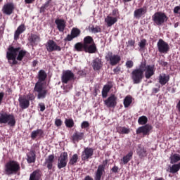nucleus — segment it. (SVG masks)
Masks as SVG:
<instances>
[{
  "label": "nucleus",
  "instance_id": "nucleus-1",
  "mask_svg": "<svg viewBox=\"0 0 180 180\" xmlns=\"http://www.w3.org/2000/svg\"><path fill=\"white\" fill-rule=\"evenodd\" d=\"M25 56H26V51L20 50V47L15 48L10 46L6 52V58L12 65H16L18 61H22Z\"/></svg>",
  "mask_w": 180,
  "mask_h": 180
},
{
  "label": "nucleus",
  "instance_id": "nucleus-2",
  "mask_svg": "<svg viewBox=\"0 0 180 180\" xmlns=\"http://www.w3.org/2000/svg\"><path fill=\"white\" fill-rule=\"evenodd\" d=\"M131 75L134 84H140L143 81V78H144V66L140 65L139 68L131 72Z\"/></svg>",
  "mask_w": 180,
  "mask_h": 180
},
{
  "label": "nucleus",
  "instance_id": "nucleus-3",
  "mask_svg": "<svg viewBox=\"0 0 180 180\" xmlns=\"http://www.w3.org/2000/svg\"><path fill=\"white\" fill-rule=\"evenodd\" d=\"M84 49L86 53H92L96 51V46L92 37L87 36L84 39Z\"/></svg>",
  "mask_w": 180,
  "mask_h": 180
},
{
  "label": "nucleus",
  "instance_id": "nucleus-4",
  "mask_svg": "<svg viewBox=\"0 0 180 180\" xmlns=\"http://www.w3.org/2000/svg\"><path fill=\"white\" fill-rule=\"evenodd\" d=\"M5 171L6 175H13L20 171V165L18 162L10 161L6 165Z\"/></svg>",
  "mask_w": 180,
  "mask_h": 180
},
{
  "label": "nucleus",
  "instance_id": "nucleus-5",
  "mask_svg": "<svg viewBox=\"0 0 180 180\" xmlns=\"http://www.w3.org/2000/svg\"><path fill=\"white\" fill-rule=\"evenodd\" d=\"M44 84L37 82L34 88V92L37 94V99H44L47 96L48 91L44 88Z\"/></svg>",
  "mask_w": 180,
  "mask_h": 180
},
{
  "label": "nucleus",
  "instance_id": "nucleus-6",
  "mask_svg": "<svg viewBox=\"0 0 180 180\" xmlns=\"http://www.w3.org/2000/svg\"><path fill=\"white\" fill-rule=\"evenodd\" d=\"M152 19L155 25L161 26L168 20V17L164 13L157 12L152 16Z\"/></svg>",
  "mask_w": 180,
  "mask_h": 180
},
{
  "label": "nucleus",
  "instance_id": "nucleus-7",
  "mask_svg": "<svg viewBox=\"0 0 180 180\" xmlns=\"http://www.w3.org/2000/svg\"><path fill=\"white\" fill-rule=\"evenodd\" d=\"M0 123L6 124L8 126H15L16 121H15V117L13 115H8L7 113L0 114Z\"/></svg>",
  "mask_w": 180,
  "mask_h": 180
},
{
  "label": "nucleus",
  "instance_id": "nucleus-8",
  "mask_svg": "<svg viewBox=\"0 0 180 180\" xmlns=\"http://www.w3.org/2000/svg\"><path fill=\"white\" fill-rule=\"evenodd\" d=\"M141 65L143 66V72H145L146 78L150 79L154 75V66L147 65L146 62H142Z\"/></svg>",
  "mask_w": 180,
  "mask_h": 180
},
{
  "label": "nucleus",
  "instance_id": "nucleus-9",
  "mask_svg": "<svg viewBox=\"0 0 180 180\" xmlns=\"http://www.w3.org/2000/svg\"><path fill=\"white\" fill-rule=\"evenodd\" d=\"M157 46L158 49V51L162 53L163 54H167L168 51H169V45L167 42H165L162 39H160Z\"/></svg>",
  "mask_w": 180,
  "mask_h": 180
},
{
  "label": "nucleus",
  "instance_id": "nucleus-10",
  "mask_svg": "<svg viewBox=\"0 0 180 180\" xmlns=\"http://www.w3.org/2000/svg\"><path fill=\"white\" fill-rule=\"evenodd\" d=\"M68 161V154L64 152L63 153L58 159V168L61 169V168H65L67 167V162Z\"/></svg>",
  "mask_w": 180,
  "mask_h": 180
},
{
  "label": "nucleus",
  "instance_id": "nucleus-11",
  "mask_svg": "<svg viewBox=\"0 0 180 180\" xmlns=\"http://www.w3.org/2000/svg\"><path fill=\"white\" fill-rule=\"evenodd\" d=\"M107 61H110L111 65H116L120 62V56L119 55H114L112 52H108L105 56Z\"/></svg>",
  "mask_w": 180,
  "mask_h": 180
},
{
  "label": "nucleus",
  "instance_id": "nucleus-12",
  "mask_svg": "<svg viewBox=\"0 0 180 180\" xmlns=\"http://www.w3.org/2000/svg\"><path fill=\"white\" fill-rule=\"evenodd\" d=\"M74 79V73L71 70L63 71L61 79L63 84H68L69 81H72Z\"/></svg>",
  "mask_w": 180,
  "mask_h": 180
},
{
  "label": "nucleus",
  "instance_id": "nucleus-13",
  "mask_svg": "<svg viewBox=\"0 0 180 180\" xmlns=\"http://www.w3.org/2000/svg\"><path fill=\"white\" fill-rule=\"evenodd\" d=\"M117 97L115 95H111L110 97L108 98L107 100L104 101V103L107 108H115L117 104Z\"/></svg>",
  "mask_w": 180,
  "mask_h": 180
},
{
  "label": "nucleus",
  "instance_id": "nucleus-14",
  "mask_svg": "<svg viewBox=\"0 0 180 180\" xmlns=\"http://www.w3.org/2000/svg\"><path fill=\"white\" fill-rule=\"evenodd\" d=\"M15 9V5L13 3H7L4 5L2 8V12L4 15H12L13 13V10Z\"/></svg>",
  "mask_w": 180,
  "mask_h": 180
},
{
  "label": "nucleus",
  "instance_id": "nucleus-15",
  "mask_svg": "<svg viewBox=\"0 0 180 180\" xmlns=\"http://www.w3.org/2000/svg\"><path fill=\"white\" fill-rule=\"evenodd\" d=\"M46 49L49 52L61 51V47L58 46V44L53 40L48 41Z\"/></svg>",
  "mask_w": 180,
  "mask_h": 180
},
{
  "label": "nucleus",
  "instance_id": "nucleus-16",
  "mask_svg": "<svg viewBox=\"0 0 180 180\" xmlns=\"http://www.w3.org/2000/svg\"><path fill=\"white\" fill-rule=\"evenodd\" d=\"M81 34V30L77 28H73L71 31V34H68L66 38L65 39V41H71L72 39H75V37H78V36Z\"/></svg>",
  "mask_w": 180,
  "mask_h": 180
},
{
  "label": "nucleus",
  "instance_id": "nucleus-17",
  "mask_svg": "<svg viewBox=\"0 0 180 180\" xmlns=\"http://www.w3.org/2000/svg\"><path fill=\"white\" fill-rule=\"evenodd\" d=\"M151 129H153V127L149 124L142 126L136 129V134H140L142 133L143 136H147V134L150 133Z\"/></svg>",
  "mask_w": 180,
  "mask_h": 180
},
{
  "label": "nucleus",
  "instance_id": "nucleus-18",
  "mask_svg": "<svg viewBox=\"0 0 180 180\" xmlns=\"http://www.w3.org/2000/svg\"><path fill=\"white\" fill-rule=\"evenodd\" d=\"M94 155V149L91 148H86L82 154V159L83 160H88L90 157Z\"/></svg>",
  "mask_w": 180,
  "mask_h": 180
},
{
  "label": "nucleus",
  "instance_id": "nucleus-19",
  "mask_svg": "<svg viewBox=\"0 0 180 180\" xmlns=\"http://www.w3.org/2000/svg\"><path fill=\"white\" fill-rule=\"evenodd\" d=\"M18 102L21 109H27L30 105V102L26 98V97L20 96L18 99Z\"/></svg>",
  "mask_w": 180,
  "mask_h": 180
},
{
  "label": "nucleus",
  "instance_id": "nucleus-20",
  "mask_svg": "<svg viewBox=\"0 0 180 180\" xmlns=\"http://www.w3.org/2000/svg\"><path fill=\"white\" fill-rule=\"evenodd\" d=\"M136 153L139 158H144V157H147V150L146 148H144V146L141 145H138L136 148Z\"/></svg>",
  "mask_w": 180,
  "mask_h": 180
},
{
  "label": "nucleus",
  "instance_id": "nucleus-21",
  "mask_svg": "<svg viewBox=\"0 0 180 180\" xmlns=\"http://www.w3.org/2000/svg\"><path fill=\"white\" fill-rule=\"evenodd\" d=\"M55 23L59 32H64L65 30V20L63 19H56Z\"/></svg>",
  "mask_w": 180,
  "mask_h": 180
},
{
  "label": "nucleus",
  "instance_id": "nucleus-22",
  "mask_svg": "<svg viewBox=\"0 0 180 180\" xmlns=\"http://www.w3.org/2000/svg\"><path fill=\"white\" fill-rule=\"evenodd\" d=\"M104 172H105V165H100L96 172L95 180H101L102 178V175H103Z\"/></svg>",
  "mask_w": 180,
  "mask_h": 180
},
{
  "label": "nucleus",
  "instance_id": "nucleus-23",
  "mask_svg": "<svg viewBox=\"0 0 180 180\" xmlns=\"http://www.w3.org/2000/svg\"><path fill=\"white\" fill-rule=\"evenodd\" d=\"M84 132L75 131L72 136V140L74 143H78L79 140L84 139Z\"/></svg>",
  "mask_w": 180,
  "mask_h": 180
},
{
  "label": "nucleus",
  "instance_id": "nucleus-24",
  "mask_svg": "<svg viewBox=\"0 0 180 180\" xmlns=\"http://www.w3.org/2000/svg\"><path fill=\"white\" fill-rule=\"evenodd\" d=\"M26 30V27H25V25H20L16 31L14 33V40H18L19 39V36L23 33Z\"/></svg>",
  "mask_w": 180,
  "mask_h": 180
},
{
  "label": "nucleus",
  "instance_id": "nucleus-25",
  "mask_svg": "<svg viewBox=\"0 0 180 180\" xmlns=\"http://www.w3.org/2000/svg\"><path fill=\"white\" fill-rule=\"evenodd\" d=\"M54 162V155H50L47 158L45 159V165L48 169L53 168V163Z\"/></svg>",
  "mask_w": 180,
  "mask_h": 180
},
{
  "label": "nucleus",
  "instance_id": "nucleus-26",
  "mask_svg": "<svg viewBox=\"0 0 180 180\" xmlns=\"http://www.w3.org/2000/svg\"><path fill=\"white\" fill-rule=\"evenodd\" d=\"M105 22L108 27H110L111 26H113L116 22H117V18L116 17H112V16H107V18H105Z\"/></svg>",
  "mask_w": 180,
  "mask_h": 180
},
{
  "label": "nucleus",
  "instance_id": "nucleus-27",
  "mask_svg": "<svg viewBox=\"0 0 180 180\" xmlns=\"http://www.w3.org/2000/svg\"><path fill=\"white\" fill-rule=\"evenodd\" d=\"M147 13V7H143L139 8L134 11V16L135 18H141L143 15Z\"/></svg>",
  "mask_w": 180,
  "mask_h": 180
},
{
  "label": "nucleus",
  "instance_id": "nucleus-28",
  "mask_svg": "<svg viewBox=\"0 0 180 180\" xmlns=\"http://www.w3.org/2000/svg\"><path fill=\"white\" fill-rule=\"evenodd\" d=\"M29 41L32 44H39L40 42V36L36 34H32L29 38Z\"/></svg>",
  "mask_w": 180,
  "mask_h": 180
},
{
  "label": "nucleus",
  "instance_id": "nucleus-29",
  "mask_svg": "<svg viewBox=\"0 0 180 180\" xmlns=\"http://www.w3.org/2000/svg\"><path fill=\"white\" fill-rule=\"evenodd\" d=\"M47 77V74H46V72L44 70H40L38 74V78L39 80L37 82H39V84H44V81L46 78Z\"/></svg>",
  "mask_w": 180,
  "mask_h": 180
},
{
  "label": "nucleus",
  "instance_id": "nucleus-30",
  "mask_svg": "<svg viewBox=\"0 0 180 180\" xmlns=\"http://www.w3.org/2000/svg\"><path fill=\"white\" fill-rule=\"evenodd\" d=\"M92 67L94 70H101V67H102V60L99 58H96L93 60Z\"/></svg>",
  "mask_w": 180,
  "mask_h": 180
},
{
  "label": "nucleus",
  "instance_id": "nucleus-31",
  "mask_svg": "<svg viewBox=\"0 0 180 180\" xmlns=\"http://www.w3.org/2000/svg\"><path fill=\"white\" fill-rule=\"evenodd\" d=\"M27 155V161L29 164H32V162H34V161H36V153H34V150H30Z\"/></svg>",
  "mask_w": 180,
  "mask_h": 180
},
{
  "label": "nucleus",
  "instance_id": "nucleus-32",
  "mask_svg": "<svg viewBox=\"0 0 180 180\" xmlns=\"http://www.w3.org/2000/svg\"><path fill=\"white\" fill-rule=\"evenodd\" d=\"M30 180H41V174L40 172L34 171L30 176Z\"/></svg>",
  "mask_w": 180,
  "mask_h": 180
},
{
  "label": "nucleus",
  "instance_id": "nucleus-33",
  "mask_svg": "<svg viewBox=\"0 0 180 180\" xmlns=\"http://www.w3.org/2000/svg\"><path fill=\"white\" fill-rule=\"evenodd\" d=\"M168 81H169V76L165 74L160 75L159 82L161 84V85H165Z\"/></svg>",
  "mask_w": 180,
  "mask_h": 180
},
{
  "label": "nucleus",
  "instance_id": "nucleus-34",
  "mask_svg": "<svg viewBox=\"0 0 180 180\" xmlns=\"http://www.w3.org/2000/svg\"><path fill=\"white\" fill-rule=\"evenodd\" d=\"M170 164H175L180 161V155L179 154H172L169 157Z\"/></svg>",
  "mask_w": 180,
  "mask_h": 180
},
{
  "label": "nucleus",
  "instance_id": "nucleus-35",
  "mask_svg": "<svg viewBox=\"0 0 180 180\" xmlns=\"http://www.w3.org/2000/svg\"><path fill=\"white\" fill-rule=\"evenodd\" d=\"M131 158H133V151H130L127 155L124 156L121 160L123 162V164L126 165Z\"/></svg>",
  "mask_w": 180,
  "mask_h": 180
},
{
  "label": "nucleus",
  "instance_id": "nucleus-36",
  "mask_svg": "<svg viewBox=\"0 0 180 180\" xmlns=\"http://www.w3.org/2000/svg\"><path fill=\"white\" fill-rule=\"evenodd\" d=\"M131 102H133V98L130 96H127L124 99V108H129L130 105H131Z\"/></svg>",
  "mask_w": 180,
  "mask_h": 180
},
{
  "label": "nucleus",
  "instance_id": "nucleus-37",
  "mask_svg": "<svg viewBox=\"0 0 180 180\" xmlns=\"http://www.w3.org/2000/svg\"><path fill=\"white\" fill-rule=\"evenodd\" d=\"M111 88L112 87L109 84H106L103 86L102 90L103 98H106V96H108V93L109 92V91H110Z\"/></svg>",
  "mask_w": 180,
  "mask_h": 180
},
{
  "label": "nucleus",
  "instance_id": "nucleus-38",
  "mask_svg": "<svg viewBox=\"0 0 180 180\" xmlns=\"http://www.w3.org/2000/svg\"><path fill=\"white\" fill-rule=\"evenodd\" d=\"M43 130L41 129H37L35 131H33L31 134L32 139H34L37 136H43Z\"/></svg>",
  "mask_w": 180,
  "mask_h": 180
},
{
  "label": "nucleus",
  "instance_id": "nucleus-39",
  "mask_svg": "<svg viewBox=\"0 0 180 180\" xmlns=\"http://www.w3.org/2000/svg\"><path fill=\"white\" fill-rule=\"evenodd\" d=\"M148 122V119L146 116H141L138 120V123L139 124H146Z\"/></svg>",
  "mask_w": 180,
  "mask_h": 180
},
{
  "label": "nucleus",
  "instance_id": "nucleus-40",
  "mask_svg": "<svg viewBox=\"0 0 180 180\" xmlns=\"http://www.w3.org/2000/svg\"><path fill=\"white\" fill-rule=\"evenodd\" d=\"M65 124L66 127H74V120L72 119H66L65 120Z\"/></svg>",
  "mask_w": 180,
  "mask_h": 180
},
{
  "label": "nucleus",
  "instance_id": "nucleus-41",
  "mask_svg": "<svg viewBox=\"0 0 180 180\" xmlns=\"http://www.w3.org/2000/svg\"><path fill=\"white\" fill-rule=\"evenodd\" d=\"M118 132L121 134H129L130 133V129L126 127H120L118 129Z\"/></svg>",
  "mask_w": 180,
  "mask_h": 180
},
{
  "label": "nucleus",
  "instance_id": "nucleus-42",
  "mask_svg": "<svg viewBox=\"0 0 180 180\" xmlns=\"http://www.w3.org/2000/svg\"><path fill=\"white\" fill-rule=\"evenodd\" d=\"M91 33H101L102 32V29H101L100 26H93L90 28Z\"/></svg>",
  "mask_w": 180,
  "mask_h": 180
},
{
  "label": "nucleus",
  "instance_id": "nucleus-43",
  "mask_svg": "<svg viewBox=\"0 0 180 180\" xmlns=\"http://www.w3.org/2000/svg\"><path fill=\"white\" fill-rule=\"evenodd\" d=\"M78 161V155L75 154L72 155V158L70 160L69 164L70 165H74Z\"/></svg>",
  "mask_w": 180,
  "mask_h": 180
},
{
  "label": "nucleus",
  "instance_id": "nucleus-44",
  "mask_svg": "<svg viewBox=\"0 0 180 180\" xmlns=\"http://www.w3.org/2000/svg\"><path fill=\"white\" fill-rule=\"evenodd\" d=\"M84 47V44L81 43H77L75 45V49L77 50V51H82V48Z\"/></svg>",
  "mask_w": 180,
  "mask_h": 180
},
{
  "label": "nucleus",
  "instance_id": "nucleus-45",
  "mask_svg": "<svg viewBox=\"0 0 180 180\" xmlns=\"http://www.w3.org/2000/svg\"><path fill=\"white\" fill-rule=\"evenodd\" d=\"M126 67L127 68H132L133 65H134V63H133L132 60H127L126 62Z\"/></svg>",
  "mask_w": 180,
  "mask_h": 180
},
{
  "label": "nucleus",
  "instance_id": "nucleus-46",
  "mask_svg": "<svg viewBox=\"0 0 180 180\" xmlns=\"http://www.w3.org/2000/svg\"><path fill=\"white\" fill-rule=\"evenodd\" d=\"M146 43H147V40L146 39L141 40V41L139 42V47L141 49H144V47H146Z\"/></svg>",
  "mask_w": 180,
  "mask_h": 180
},
{
  "label": "nucleus",
  "instance_id": "nucleus-47",
  "mask_svg": "<svg viewBox=\"0 0 180 180\" xmlns=\"http://www.w3.org/2000/svg\"><path fill=\"white\" fill-rule=\"evenodd\" d=\"M82 129H86V127H89V122L87 121H84L81 124Z\"/></svg>",
  "mask_w": 180,
  "mask_h": 180
},
{
  "label": "nucleus",
  "instance_id": "nucleus-48",
  "mask_svg": "<svg viewBox=\"0 0 180 180\" xmlns=\"http://www.w3.org/2000/svg\"><path fill=\"white\" fill-rule=\"evenodd\" d=\"M39 108H40V112H44L46 110V105L43 103H40L39 104Z\"/></svg>",
  "mask_w": 180,
  "mask_h": 180
},
{
  "label": "nucleus",
  "instance_id": "nucleus-49",
  "mask_svg": "<svg viewBox=\"0 0 180 180\" xmlns=\"http://www.w3.org/2000/svg\"><path fill=\"white\" fill-rule=\"evenodd\" d=\"M49 4H50V1H47L44 6L41 7V11H42V12H44V10L46 9V8H49Z\"/></svg>",
  "mask_w": 180,
  "mask_h": 180
},
{
  "label": "nucleus",
  "instance_id": "nucleus-50",
  "mask_svg": "<svg viewBox=\"0 0 180 180\" xmlns=\"http://www.w3.org/2000/svg\"><path fill=\"white\" fill-rule=\"evenodd\" d=\"M55 124L57 127H60V126H61V124H63V122L60 119H56L55 121Z\"/></svg>",
  "mask_w": 180,
  "mask_h": 180
},
{
  "label": "nucleus",
  "instance_id": "nucleus-51",
  "mask_svg": "<svg viewBox=\"0 0 180 180\" xmlns=\"http://www.w3.org/2000/svg\"><path fill=\"white\" fill-rule=\"evenodd\" d=\"M134 44H135L134 40H133V39H129V40L128 41L127 46H128V47H129V46L133 47V46H134Z\"/></svg>",
  "mask_w": 180,
  "mask_h": 180
},
{
  "label": "nucleus",
  "instance_id": "nucleus-52",
  "mask_svg": "<svg viewBox=\"0 0 180 180\" xmlns=\"http://www.w3.org/2000/svg\"><path fill=\"white\" fill-rule=\"evenodd\" d=\"M174 13H179L180 15V6H177L174 8Z\"/></svg>",
  "mask_w": 180,
  "mask_h": 180
},
{
  "label": "nucleus",
  "instance_id": "nucleus-53",
  "mask_svg": "<svg viewBox=\"0 0 180 180\" xmlns=\"http://www.w3.org/2000/svg\"><path fill=\"white\" fill-rule=\"evenodd\" d=\"M27 98L29 99V101H34V95L33 94H28Z\"/></svg>",
  "mask_w": 180,
  "mask_h": 180
},
{
  "label": "nucleus",
  "instance_id": "nucleus-54",
  "mask_svg": "<svg viewBox=\"0 0 180 180\" xmlns=\"http://www.w3.org/2000/svg\"><path fill=\"white\" fill-rule=\"evenodd\" d=\"M111 171L114 173L116 174V172H117V171H119V167L114 166L112 169Z\"/></svg>",
  "mask_w": 180,
  "mask_h": 180
},
{
  "label": "nucleus",
  "instance_id": "nucleus-55",
  "mask_svg": "<svg viewBox=\"0 0 180 180\" xmlns=\"http://www.w3.org/2000/svg\"><path fill=\"white\" fill-rule=\"evenodd\" d=\"M160 64L161 65H163V67H167V65H168V63L163 60H160Z\"/></svg>",
  "mask_w": 180,
  "mask_h": 180
},
{
  "label": "nucleus",
  "instance_id": "nucleus-56",
  "mask_svg": "<svg viewBox=\"0 0 180 180\" xmlns=\"http://www.w3.org/2000/svg\"><path fill=\"white\" fill-rule=\"evenodd\" d=\"M4 93H0V105L2 103V99H4Z\"/></svg>",
  "mask_w": 180,
  "mask_h": 180
},
{
  "label": "nucleus",
  "instance_id": "nucleus-57",
  "mask_svg": "<svg viewBox=\"0 0 180 180\" xmlns=\"http://www.w3.org/2000/svg\"><path fill=\"white\" fill-rule=\"evenodd\" d=\"M25 4H32L34 0H25Z\"/></svg>",
  "mask_w": 180,
  "mask_h": 180
},
{
  "label": "nucleus",
  "instance_id": "nucleus-58",
  "mask_svg": "<svg viewBox=\"0 0 180 180\" xmlns=\"http://www.w3.org/2000/svg\"><path fill=\"white\" fill-rule=\"evenodd\" d=\"M84 180H94V179L89 176H86Z\"/></svg>",
  "mask_w": 180,
  "mask_h": 180
},
{
  "label": "nucleus",
  "instance_id": "nucleus-59",
  "mask_svg": "<svg viewBox=\"0 0 180 180\" xmlns=\"http://www.w3.org/2000/svg\"><path fill=\"white\" fill-rule=\"evenodd\" d=\"M119 71H120V68H119L114 69V72H119Z\"/></svg>",
  "mask_w": 180,
  "mask_h": 180
},
{
  "label": "nucleus",
  "instance_id": "nucleus-60",
  "mask_svg": "<svg viewBox=\"0 0 180 180\" xmlns=\"http://www.w3.org/2000/svg\"><path fill=\"white\" fill-rule=\"evenodd\" d=\"M36 65H37V60H34L33 61V66L36 67Z\"/></svg>",
  "mask_w": 180,
  "mask_h": 180
},
{
  "label": "nucleus",
  "instance_id": "nucleus-61",
  "mask_svg": "<svg viewBox=\"0 0 180 180\" xmlns=\"http://www.w3.org/2000/svg\"><path fill=\"white\" fill-rule=\"evenodd\" d=\"M158 91H160V89H156V88L153 89V92H155V94H157V92H158Z\"/></svg>",
  "mask_w": 180,
  "mask_h": 180
},
{
  "label": "nucleus",
  "instance_id": "nucleus-62",
  "mask_svg": "<svg viewBox=\"0 0 180 180\" xmlns=\"http://www.w3.org/2000/svg\"><path fill=\"white\" fill-rule=\"evenodd\" d=\"M179 26V22H176L174 24V27H178Z\"/></svg>",
  "mask_w": 180,
  "mask_h": 180
},
{
  "label": "nucleus",
  "instance_id": "nucleus-63",
  "mask_svg": "<svg viewBox=\"0 0 180 180\" xmlns=\"http://www.w3.org/2000/svg\"><path fill=\"white\" fill-rule=\"evenodd\" d=\"M130 1H131V0H123V2H124V4H126V2H130Z\"/></svg>",
  "mask_w": 180,
  "mask_h": 180
},
{
  "label": "nucleus",
  "instance_id": "nucleus-64",
  "mask_svg": "<svg viewBox=\"0 0 180 180\" xmlns=\"http://www.w3.org/2000/svg\"><path fill=\"white\" fill-rule=\"evenodd\" d=\"M0 2H2V0H0Z\"/></svg>",
  "mask_w": 180,
  "mask_h": 180
}]
</instances>
